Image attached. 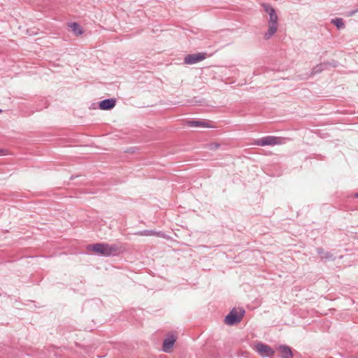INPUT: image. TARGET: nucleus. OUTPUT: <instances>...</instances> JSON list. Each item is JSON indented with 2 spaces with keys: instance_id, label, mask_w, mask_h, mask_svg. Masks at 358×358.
Here are the masks:
<instances>
[{
  "instance_id": "obj_2",
  "label": "nucleus",
  "mask_w": 358,
  "mask_h": 358,
  "mask_svg": "<svg viewBox=\"0 0 358 358\" xmlns=\"http://www.w3.org/2000/svg\"><path fill=\"white\" fill-rule=\"evenodd\" d=\"M264 10L268 14L269 20L268 22V29L264 34V38L268 40L273 36L278 29V15L275 9L268 4H263Z\"/></svg>"
},
{
  "instance_id": "obj_8",
  "label": "nucleus",
  "mask_w": 358,
  "mask_h": 358,
  "mask_svg": "<svg viewBox=\"0 0 358 358\" xmlns=\"http://www.w3.org/2000/svg\"><path fill=\"white\" fill-rule=\"evenodd\" d=\"M176 342V337L173 335H169L163 342L162 350L165 352H169Z\"/></svg>"
},
{
  "instance_id": "obj_5",
  "label": "nucleus",
  "mask_w": 358,
  "mask_h": 358,
  "mask_svg": "<svg viewBox=\"0 0 358 358\" xmlns=\"http://www.w3.org/2000/svg\"><path fill=\"white\" fill-rule=\"evenodd\" d=\"M280 143V138L273 136H267L262 138L257 139L255 142V145L259 146L275 145Z\"/></svg>"
},
{
  "instance_id": "obj_11",
  "label": "nucleus",
  "mask_w": 358,
  "mask_h": 358,
  "mask_svg": "<svg viewBox=\"0 0 358 358\" xmlns=\"http://www.w3.org/2000/svg\"><path fill=\"white\" fill-rule=\"evenodd\" d=\"M278 350L282 358H293L292 349L288 345H281L278 348Z\"/></svg>"
},
{
  "instance_id": "obj_7",
  "label": "nucleus",
  "mask_w": 358,
  "mask_h": 358,
  "mask_svg": "<svg viewBox=\"0 0 358 358\" xmlns=\"http://www.w3.org/2000/svg\"><path fill=\"white\" fill-rule=\"evenodd\" d=\"M337 66V62L332 61L331 62H322L315 66L311 71V75H315L321 73L325 69H327L329 66L336 67Z\"/></svg>"
},
{
  "instance_id": "obj_19",
  "label": "nucleus",
  "mask_w": 358,
  "mask_h": 358,
  "mask_svg": "<svg viewBox=\"0 0 358 358\" xmlns=\"http://www.w3.org/2000/svg\"><path fill=\"white\" fill-rule=\"evenodd\" d=\"M1 112V110L0 109V113Z\"/></svg>"
},
{
  "instance_id": "obj_16",
  "label": "nucleus",
  "mask_w": 358,
  "mask_h": 358,
  "mask_svg": "<svg viewBox=\"0 0 358 358\" xmlns=\"http://www.w3.org/2000/svg\"><path fill=\"white\" fill-rule=\"evenodd\" d=\"M358 12V8L357 9H355V10H351L350 13H349V15L350 16H352L354 15L356 13Z\"/></svg>"
},
{
  "instance_id": "obj_4",
  "label": "nucleus",
  "mask_w": 358,
  "mask_h": 358,
  "mask_svg": "<svg viewBox=\"0 0 358 358\" xmlns=\"http://www.w3.org/2000/svg\"><path fill=\"white\" fill-rule=\"evenodd\" d=\"M254 349L262 357H268L275 355V351L269 345L258 342L255 345Z\"/></svg>"
},
{
  "instance_id": "obj_10",
  "label": "nucleus",
  "mask_w": 358,
  "mask_h": 358,
  "mask_svg": "<svg viewBox=\"0 0 358 358\" xmlns=\"http://www.w3.org/2000/svg\"><path fill=\"white\" fill-rule=\"evenodd\" d=\"M186 125L190 127H211L210 122L207 120H188Z\"/></svg>"
},
{
  "instance_id": "obj_1",
  "label": "nucleus",
  "mask_w": 358,
  "mask_h": 358,
  "mask_svg": "<svg viewBox=\"0 0 358 358\" xmlns=\"http://www.w3.org/2000/svg\"><path fill=\"white\" fill-rule=\"evenodd\" d=\"M87 249L105 257L116 256L122 252V247L117 244L102 243L88 245Z\"/></svg>"
},
{
  "instance_id": "obj_14",
  "label": "nucleus",
  "mask_w": 358,
  "mask_h": 358,
  "mask_svg": "<svg viewBox=\"0 0 358 358\" xmlns=\"http://www.w3.org/2000/svg\"><path fill=\"white\" fill-rule=\"evenodd\" d=\"M331 23L334 24L337 29H341L345 27V24L342 18H335L331 20Z\"/></svg>"
},
{
  "instance_id": "obj_17",
  "label": "nucleus",
  "mask_w": 358,
  "mask_h": 358,
  "mask_svg": "<svg viewBox=\"0 0 358 358\" xmlns=\"http://www.w3.org/2000/svg\"><path fill=\"white\" fill-rule=\"evenodd\" d=\"M219 146H220V145L217 144V143L211 144L210 145V148L211 149H216V148H219Z\"/></svg>"
},
{
  "instance_id": "obj_3",
  "label": "nucleus",
  "mask_w": 358,
  "mask_h": 358,
  "mask_svg": "<svg viewBox=\"0 0 358 358\" xmlns=\"http://www.w3.org/2000/svg\"><path fill=\"white\" fill-rule=\"evenodd\" d=\"M245 310L243 308H241L239 310V312H237V310L235 308H234L225 317L224 323L228 325H234L239 323L242 320L243 317L245 315Z\"/></svg>"
},
{
  "instance_id": "obj_18",
  "label": "nucleus",
  "mask_w": 358,
  "mask_h": 358,
  "mask_svg": "<svg viewBox=\"0 0 358 358\" xmlns=\"http://www.w3.org/2000/svg\"><path fill=\"white\" fill-rule=\"evenodd\" d=\"M355 196L356 198H358V193H356V194H355Z\"/></svg>"
},
{
  "instance_id": "obj_15",
  "label": "nucleus",
  "mask_w": 358,
  "mask_h": 358,
  "mask_svg": "<svg viewBox=\"0 0 358 358\" xmlns=\"http://www.w3.org/2000/svg\"><path fill=\"white\" fill-rule=\"evenodd\" d=\"M135 234L141 235V236H151L154 234H163L162 232H156L153 230H143L138 232H136Z\"/></svg>"
},
{
  "instance_id": "obj_6",
  "label": "nucleus",
  "mask_w": 358,
  "mask_h": 358,
  "mask_svg": "<svg viewBox=\"0 0 358 358\" xmlns=\"http://www.w3.org/2000/svg\"><path fill=\"white\" fill-rule=\"evenodd\" d=\"M206 57V53H196V54H189L185 56L184 59L185 64H194L198 63Z\"/></svg>"
},
{
  "instance_id": "obj_9",
  "label": "nucleus",
  "mask_w": 358,
  "mask_h": 358,
  "mask_svg": "<svg viewBox=\"0 0 358 358\" xmlns=\"http://www.w3.org/2000/svg\"><path fill=\"white\" fill-rule=\"evenodd\" d=\"M116 100L115 99H106L99 102V108L103 110H108L113 108L115 106Z\"/></svg>"
},
{
  "instance_id": "obj_12",
  "label": "nucleus",
  "mask_w": 358,
  "mask_h": 358,
  "mask_svg": "<svg viewBox=\"0 0 358 358\" xmlns=\"http://www.w3.org/2000/svg\"><path fill=\"white\" fill-rule=\"evenodd\" d=\"M317 253L320 255V258L326 260H334L335 258L334 255L329 252L324 251L322 248H317Z\"/></svg>"
},
{
  "instance_id": "obj_13",
  "label": "nucleus",
  "mask_w": 358,
  "mask_h": 358,
  "mask_svg": "<svg viewBox=\"0 0 358 358\" xmlns=\"http://www.w3.org/2000/svg\"><path fill=\"white\" fill-rule=\"evenodd\" d=\"M69 27L76 36H80L83 33L82 27L77 22H71L69 24Z\"/></svg>"
}]
</instances>
